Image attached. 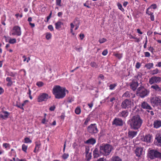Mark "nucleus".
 <instances>
[{"instance_id": "nucleus-3", "label": "nucleus", "mask_w": 161, "mask_h": 161, "mask_svg": "<svg viewBox=\"0 0 161 161\" xmlns=\"http://www.w3.org/2000/svg\"><path fill=\"white\" fill-rule=\"evenodd\" d=\"M113 149L112 147L109 145H103L100 147V150L104 155H108Z\"/></svg>"}, {"instance_id": "nucleus-53", "label": "nucleus", "mask_w": 161, "mask_h": 161, "mask_svg": "<svg viewBox=\"0 0 161 161\" xmlns=\"http://www.w3.org/2000/svg\"><path fill=\"white\" fill-rule=\"evenodd\" d=\"M144 54L146 57H148L150 56V54L148 52H145L144 53Z\"/></svg>"}, {"instance_id": "nucleus-54", "label": "nucleus", "mask_w": 161, "mask_h": 161, "mask_svg": "<svg viewBox=\"0 0 161 161\" xmlns=\"http://www.w3.org/2000/svg\"><path fill=\"white\" fill-rule=\"evenodd\" d=\"M116 86V85L115 84H112L110 85L109 87L110 89L111 90H113Z\"/></svg>"}, {"instance_id": "nucleus-64", "label": "nucleus", "mask_w": 161, "mask_h": 161, "mask_svg": "<svg viewBox=\"0 0 161 161\" xmlns=\"http://www.w3.org/2000/svg\"><path fill=\"white\" fill-rule=\"evenodd\" d=\"M128 4V2H125L123 4V6L125 7H126L127 5Z\"/></svg>"}, {"instance_id": "nucleus-17", "label": "nucleus", "mask_w": 161, "mask_h": 161, "mask_svg": "<svg viewBox=\"0 0 161 161\" xmlns=\"http://www.w3.org/2000/svg\"><path fill=\"white\" fill-rule=\"evenodd\" d=\"M102 152L99 151L97 148H96L93 152V156L95 158H97L101 155Z\"/></svg>"}, {"instance_id": "nucleus-15", "label": "nucleus", "mask_w": 161, "mask_h": 161, "mask_svg": "<svg viewBox=\"0 0 161 161\" xmlns=\"http://www.w3.org/2000/svg\"><path fill=\"white\" fill-rule=\"evenodd\" d=\"M112 124L116 126H122L123 125L124 122L121 119L117 118L114 119Z\"/></svg>"}, {"instance_id": "nucleus-63", "label": "nucleus", "mask_w": 161, "mask_h": 161, "mask_svg": "<svg viewBox=\"0 0 161 161\" xmlns=\"http://www.w3.org/2000/svg\"><path fill=\"white\" fill-rule=\"evenodd\" d=\"M55 108V107L54 106H53L51 107L49 109L51 111H53L54 110V109Z\"/></svg>"}, {"instance_id": "nucleus-21", "label": "nucleus", "mask_w": 161, "mask_h": 161, "mask_svg": "<svg viewBox=\"0 0 161 161\" xmlns=\"http://www.w3.org/2000/svg\"><path fill=\"white\" fill-rule=\"evenodd\" d=\"M128 115V112L126 111H124L119 113V115L120 117H126Z\"/></svg>"}, {"instance_id": "nucleus-45", "label": "nucleus", "mask_w": 161, "mask_h": 161, "mask_svg": "<svg viewBox=\"0 0 161 161\" xmlns=\"http://www.w3.org/2000/svg\"><path fill=\"white\" fill-rule=\"evenodd\" d=\"M90 64L91 66L93 67L96 68L97 66V64L94 62H92Z\"/></svg>"}, {"instance_id": "nucleus-61", "label": "nucleus", "mask_w": 161, "mask_h": 161, "mask_svg": "<svg viewBox=\"0 0 161 161\" xmlns=\"http://www.w3.org/2000/svg\"><path fill=\"white\" fill-rule=\"evenodd\" d=\"M47 122V121L45 117H44V119H43L42 120V123L45 124L46 123V122Z\"/></svg>"}, {"instance_id": "nucleus-60", "label": "nucleus", "mask_w": 161, "mask_h": 161, "mask_svg": "<svg viewBox=\"0 0 161 161\" xmlns=\"http://www.w3.org/2000/svg\"><path fill=\"white\" fill-rule=\"evenodd\" d=\"M52 12H51L49 15L47 17V21L48 22L51 17Z\"/></svg>"}, {"instance_id": "nucleus-10", "label": "nucleus", "mask_w": 161, "mask_h": 161, "mask_svg": "<svg viewBox=\"0 0 161 161\" xmlns=\"http://www.w3.org/2000/svg\"><path fill=\"white\" fill-rule=\"evenodd\" d=\"M161 80V78L159 77L153 76L149 79V82L150 84L152 85L159 82Z\"/></svg>"}, {"instance_id": "nucleus-55", "label": "nucleus", "mask_w": 161, "mask_h": 161, "mask_svg": "<svg viewBox=\"0 0 161 161\" xmlns=\"http://www.w3.org/2000/svg\"><path fill=\"white\" fill-rule=\"evenodd\" d=\"M93 105V103L92 102H91L90 103H89L88 104V106H89V108L91 109L92 108Z\"/></svg>"}, {"instance_id": "nucleus-46", "label": "nucleus", "mask_w": 161, "mask_h": 161, "mask_svg": "<svg viewBox=\"0 0 161 161\" xmlns=\"http://www.w3.org/2000/svg\"><path fill=\"white\" fill-rule=\"evenodd\" d=\"M106 41V39H105V38H102L101 39H100L99 40V41L100 43H103L104 42H105Z\"/></svg>"}, {"instance_id": "nucleus-35", "label": "nucleus", "mask_w": 161, "mask_h": 161, "mask_svg": "<svg viewBox=\"0 0 161 161\" xmlns=\"http://www.w3.org/2000/svg\"><path fill=\"white\" fill-rule=\"evenodd\" d=\"M146 13L149 15L153 14V13L152 12V9H150V8H148L147 9Z\"/></svg>"}, {"instance_id": "nucleus-47", "label": "nucleus", "mask_w": 161, "mask_h": 161, "mask_svg": "<svg viewBox=\"0 0 161 161\" xmlns=\"http://www.w3.org/2000/svg\"><path fill=\"white\" fill-rule=\"evenodd\" d=\"M48 28L51 31H53L54 30L53 27V26L51 25H48Z\"/></svg>"}, {"instance_id": "nucleus-52", "label": "nucleus", "mask_w": 161, "mask_h": 161, "mask_svg": "<svg viewBox=\"0 0 161 161\" xmlns=\"http://www.w3.org/2000/svg\"><path fill=\"white\" fill-rule=\"evenodd\" d=\"M141 64L139 63V62H137L136 64V67L137 68V69H139L140 68V67L141 66Z\"/></svg>"}, {"instance_id": "nucleus-13", "label": "nucleus", "mask_w": 161, "mask_h": 161, "mask_svg": "<svg viewBox=\"0 0 161 161\" xmlns=\"http://www.w3.org/2000/svg\"><path fill=\"white\" fill-rule=\"evenodd\" d=\"M137 79V78L135 77V79L132 81V82L130 84V87L133 91H135L136 90L138 85Z\"/></svg>"}, {"instance_id": "nucleus-6", "label": "nucleus", "mask_w": 161, "mask_h": 161, "mask_svg": "<svg viewBox=\"0 0 161 161\" xmlns=\"http://www.w3.org/2000/svg\"><path fill=\"white\" fill-rule=\"evenodd\" d=\"M134 105L133 102L130 100L126 99L122 102L121 107L124 108H128L133 107Z\"/></svg>"}, {"instance_id": "nucleus-5", "label": "nucleus", "mask_w": 161, "mask_h": 161, "mask_svg": "<svg viewBox=\"0 0 161 161\" xmlns=\"http://www.w3.org/2000/svg\"><path fill=\"white\" fill-rule=\"evenodd\" d=\"M50 97L49 95L46 93H42L40 94L37 98V101L39 102L47 101Z\"/></svg>"}, {"instance_id": "nucleus-43", "label": "nucleus", "mask_w": 161, "mask_h": 161, "mask_svg": "<svg viewBox=\"0 0 161 161\" xmlns=\"http://www.w3.org/2000/svg\"><path fill=\"white\" fill-rule=\"evenodd\" d=\"M155 139L157 140L158 143L161 144V136L157 137V136H156Z\"/></svg>"}, {"instance_id": "nucleus-2", "label": "nucleus", "mask_w": 161, "mask_h": 161, "mask_svg": "<svg viewBox=\"0 0 161 161\" xmlns=\"http://www.w3.org/2000/svg\"><path fill=\"white\" fill-rule=\"evenodd\" d=\"M130 125L131 128L134 130H137L141 126L142 123V120L139 116H134L130 120Z\"/></svg>"}, {"instance_id": "nucleus-50", "label": "nucleus", "mask_w": 161, "mask_h": 161, "mask_svg": "<svg viewBox=\"0 0 161 161\" xmlns=\"http://www.w3.org/2000/svg\"><path fill=\"white\" fill-rule=\"evenodd\" d=\"M108 51L107 50H104L102 53V54L103 56H106L108 53Z\"/></svg>"}, {"instance_id": "nucleus-20", "label": "nucleus", "mask_w": 161, "mask_h": 161, "mask_svg": "<svg viewBox=\"0 0 161 161\" xmlns=\"http://www.w3.org/2000/svg\"><path fill=\"white\" fill-rule=\"evenodd\" d=\"M128 134L129 137L132 138L136 135L137 132V131L130 130L129 131Z\"/></svg>"}, {"instance_id": "nucleus-37", "label": "nucleus", "mask_w": 161, "mask_h": 161, "mask_svg": "<svg viewBox=\"0 0 161 161\" xmlns=\"http://www.w3.org/2000/svg\"><path fill=\"white\" fill-rule=\"evenodd\" d=\"M3 147H4L6 149L7 148H10V144L8 143H3Z\"/></svg>"}, {"instance_id": "nucleus-44", "label": "nucleus", "mask_w": 161, "mask_h": 161, "mask_svg": "<svg viewBox=\"0 0 161 161\" xmlns=\"http://www.w3.org/2000/svg\"><path fill=\"white\" fill-rule=\"evenodd\" d=\"M114 56L120 59L122 57V54L119 53H115L114 54Z\"/></svg>"}, {"instance_id": "nucleus-42", "label": "nucleus", "mask_w": 161, "mask_h": 161, "mask_svg": "<svg viewBox=\"0 0 161 161\" xmlns=\"http://www.w3.org/2000/svg\"><path fill=\"white\" fill-rule=\"evenodd\" d=\"M76 25V24H75V21H74L73 23H71L70 24V28L73 29Z\"/></svg>"}, {"instance_id": "nucleus-57", "label": "nucleus", "mask_w": 161, "mask_h": 161, "mask_svg": "<svg viewBox=\"0 0 161 161\" xmlns=\"http://www.w3.org/2000/svg\"><path fill=\"white\" fill-rule=\"evenodd\" d=\"M150 16L151 19L152 21H154V16L153 15V14L150 15Z\"/></svg>"}, {"instance_id": "nucleus-18", "label": "nucleus", "mask_w": 161, "mask_h": 161, "mask_svg": "<svg viewBox=\"0 0 161 161\" xmlns=\"http://www.w3.org/2000/svg\"><path fill=\"white\" fill-rule=\"evenodd\" d=\"M154 127L157 129L161 126V121L160 120H155L153 123Z\"/></svg>"}, {"instance_id": "nucleus-40", "label": "nucleus", "mask_w": 161, "mask_h": 161, "mask_svg": "<svg viewBox=\"0 0 161 161\" xmlns=\"http://www.w3.org/2000/svg\"><path fill=\"white\" fill-rule=\"evenodd\" d=\"M90 117H88L86 119L85 122H84V124L86 125H87L88 123L90 121Z\"/></svg>"}, {"instance_id": "nucleus-41", "label": "nucleus", "mask_w": 161, "mask_h": 161, "mask_svg": "<svg viewBox=\"0 0 161 161\" xmlns=\"http://www.w3.org/2000/svg\"><path fill=\"white\" fill-rule=\"evenodd\" d=\"M157 7V5L155 4H153L151 5L149 8H150V9H155Z\"/></svg>"}, {"instance_id": "nucleus-26", "label": "nucleus", "mask_w": 161, "mask_h": 161, "mask_svg": "<svg viewBox=\"0 0 161 161\" xmlns=\"http://www.w3.org/2000/svg\"><path fill=\"white\" fill-rule=\"evenodd\" d=\"M151 88L154 89L156 91H161V89L160 87L157 85H153L151 86Z\"/></svg>"}, {"instance_id": "nucleus-1", "label": "nucleus", "mask_w": 161, "mask_h": 161, "mask_svg": "<svg viewBox=\"0 0 161 161\" xmlns=\"http://www.w3.org/2000/svg\"><path fill=\"white\" fill-rule=\"evenodd\" d=\"M68 93V91L65 88L59 85L54 86L53 89V93L55 97L58 99H62Z\"/></svg>"}, {"instance_id": "nucleus-58", "label": "nucleus", "mask_w": 161, "mask_h": 161, "mask_svg": "<svg viewBox=\"0 0 161 161\" xmlns=\"http://www.w3.org/2000/svg\"><path fill=\"white\" fill-rule=\"evenodd\" d=\"M17 106L18 108H20V109H22L23 110H24V108L23 107V106L21 104L17 105Z\"/></svg>"}, {"instance_id": "nucleus-49", "label": "nucleus", "mask_w": 161, "mask_h": 161, "mask_svg": "<svg viewBox=\"0 0 161 161\" xmlns=\"http://www.w3.org/2000/svg\"><path fill=\"white\" fill-rule=\"evenodd\" d=\"M123 97H130L129 93L128 92H125L123 95Z\"/></svg>"}, {"instance_id": "nucleus-32", "label": "nucleus", "mask_w": 161, "mask_h": 161, "mask_svg": "<svg viewBox=\"0 0 161 161\" xmlns=\"http://www.w3.org/2000/svg\"><path fill=\"white\" fill-rule=\"evenodd\" d=\"M27 147L28 146L25 144H23L22 146V150L25 153L27 152Z\"/></svg>"}, {"instance_id": "nucleus-14", "label": "nucleus", "mask_w": 161, "mask_h": 161, "mask_svg": "<svg viewBox=\"0 0 161 161\" xmlns=\"http://www.w3.org/2000/svg\"><path fill=\"white\" fill-rule=\"evenodd\" d=\"M10 113L6 111H2L0 113V118L3 119H6L8 117Z\"/></svg>"}, {"instance_id": "nucleus-62", "label": "nucleus", "mask_w": 161, "mask_h": 161, "mask_svg": "<svg viewBox=\"0 0 161 161\" xmlns=\"http://www.w3.org/2000/svg\"><path fill=\"white\" fill-rule=\"evenodd\" d=\"M28 102V100H26L24 101V103L21 104V105L24 106L25 105L26 103Z\"/></svg>"}, {"instance_id": "nucleus-24", "label": "nucleus", "mask_w": 161, "mask_h": 161, "mask_svg": "<svg viewBox=\"0 0 161 161\" xmlns=\"http://www.w3.org/2000/svg\"><path fill=\"white\" fill-rule=\"evenodd\" d=\"M96 140L94 138H91L87 140L86 143L90 144H94L96 143Z\"/></svg>"}, {"instance_id": "nucleus-23", "label": "nucleus", "mask_w": 161, "mask_h": 161, "mask_svg": "<svg viewBox=\"0 0 161 161\" xmlns=\"http://www.w3.org/2000/svg\"><path fill=\"white\" fill-rule=\"evenodd\" d=\"M6 80L7 82V85L8 86H10L13 84V82L11 80V78L10 77H7L6 78Z\"/></svg>"}, {"instance_id": "nucleus-30", "label": "nucleus", "mask_w": 161, "mask_h": 161, "mask_svg": "<svg viewBox=\"0 0 161 161\" xmlns=\"http://www.w3.org/2000/svg\"><path fill=\"white\" fill-rule=\"evenodd\" d=\"M92 158V153L86 154V159L87 160H89Z\"/></svg>"}, {"instance_id": "nucleus-22", "label": "nucleus", "mask_w": 161, "mask_h": 161, "mask_svg": "<svg viewBox=\"0 0 161 161\" xmlns=\"http://www.w3.org/2000/svg\"><path fill=\"white\" fill-rule=\"evenodd\" d=\"M63 23L60 21H58L55 24V28L57 29H59L61 28Z\"/></svg>"}, {"instance_id": "nucleus-12", "label": "nucleus", "mask_w": 161, "mask_h": 161, "mask_svg": "<svg viewBox=\"0 0 161 161\" xmlns=\"http://www.w3.org/2000/svg\"><path fill=\"white\" fill-rule=\"evenodd\" d=\"M152 137L151 135L147 134L142 137L141 139L143 141L147 143L150 142L152 140Z\"/></svg>"}, {"instance_id": "nucleus-33", "label": "nucleus", "mask_w": 161, "mask_h": 161, "mask_svg": "<svg viewBox=\"0 0 161 161\" xmlns=\"http://www.w3.org/2000/svg\"><path fill=\"white\" fill-rule=\"evenodd\" d=\"M153 64L152 63H150L147 64L146 65V67L148 69H150L153 67Z\"/></svg>"}, {"instance_id": "nucleus-28", "label": "nucleus", "mask_w": 161, "mask_h": 161, "mask_svg": "<svg viewBox=\"0 0 161 161\" xmlns=\"http://www.w3.org/2000/svg\"><path fill=\"white\" fill-rule=\"evenodd\" d=\"M159 72V71L158 69H156L150 71V73L152 75L156 74Z\"/></svg>"}, {"instance_id": "nucleus-27", "label": "nucleus", "mask_w": 161, "mask_h": 161, "mask_svg": "<svg viewBox=\"0 0 161 161\" xmlns=\"http://www.w3.org/2000/svg\"><path fill=\"white\" fill-rule=\"evenodd\" d=\"M112 161H122L121 159L117 156H114L112 158Z\"/></svg>"}, {"instance_id": "nucleus-16", "label": "nucleus", "mask_w": 161, "mask_h": 161, "mask_svg": "<svg viewBox=\"0 0 161 161\" xmlns=\"http://www.w3.org/2000/svg\"><path fill=\"white\" fill-rule=\"evenodd\" d=\"M135 153L136 156L139 157L144 153L143 148L142 147H137L135 150Z\"/></svg>"}, {"instance_id": "nucleus-29", "label": "nucleus", "mask_w": 161, "mask_h": 161, "mask_svg": "<svg viewBox=\"0 0 161 161\" xmlns=\"http://www.w3.org/2000/svg\"><path fill=\"white\" fill-rule=\"evenodd\" d=\"M8 42L11 44H14L16 42V40L15 38H12L10 37Z\"/></svg>"}, {"instance_id": "nucleus-38", "label": "nucleus", "mask_w": 161, "mask_h": 161, "mask_svg": "<svg viewBox=\"0 0 161 161\" xmlns=\"http://www.w3.org/2000/svg\"><path fill=\"white\" fill-rule=\"evenodd\" d=\"M117 6L118 8L120 10L124 12V9L123 8L122 5L120 3H118L117 4Z\"/></svg>"}, {"instance_id": "nucleus-8", "label": "nucleus", "mask_w": 161, "mask_h": 161, "mask_svg": "<svg viewBox=\"0 0 161 161\" xmlns=\"http://www.w3.org/2000/svg\"><path fill=\"white\" fill-rule=\"evenodd\" d=\"M150 102L153 106L161 105V99L158 97H152L150 99Z\"/></svg>"}, {"instance_id": "nucleus-36", "label": "nucleus", "mask_w": 161, "mask_h": 161, "mask_svg": "<svg viewBox=\"0 0 161 161\" xmlns=\"http://www.w3.org/2000/svg\"><path fill=\"white\" fill-rule=\"evenodd\" d=\"M44 85V83L42 81H38L36 83V85L39 87L42 86Z\"/></svg>"}, {"instance_id": "nucleus-39", "label": "nucleus", "mask_w": 161, "mask_h": 161, "mask_svg": "<svg viewBox=\"0 0 161 161\" xmlns=\"http://www.w3.org/2000/svg\"><path fill=\"white\" fill-rule=\"evenodd\" d=\"M69 155L68 153H64L62 156V158L64 159H66L68 158Z\"/></svg>"}, {"instance_id": "nucleus-56", "label": "nucleus", "mask_w": 161, "mask_h": 161, "mask_svg": "<svg viewBox=\"0 0 161 161\" xmlns=\"http://www.w3.org/2000/svg\"><path fill=\"white\" fill-rule=\"evenodd\" d=\"M84 34L82 33L80 34V37L81 40H82L84 38Z\"/></svg>"}, {"instance_id": "nucleus-7", "label": "nucleus", "mask_w": 161, "mask_h": 161, "mask_svg": "<svg viewBox=\"0 0 161 161\" xmlns=\"http://www.w3.org/2000/svg\"><path fill=\"white\" fill-rule=\"evenodd\" d=\"M148 156L151 159L155 158H161V153L157 151L151 150L149 152Z\"/></svg>"}, {"instance_id": "nucleus-34", "label": "nucleus", "mask_w": 161, "mask_h": 161, "mask_svg": "<svg viewBox=\"0 0 161 161\" xmlns=\"http://www.w3.org/2000/svg\"><path fill=\"white\" fill-rule=\"evenodd\" d=\"M25 142L26 143H30L32 142V141L28 137H25Z\"/></svg>"}, {"instance_id": "nucleus-25", "label": "nucleus", "mask_w": 161, "mask_h": 161, "mask_svg": "<svg viewBox=\"0 0 161 161\" xmlns=\"http://www.w3.org/2000/svg\"><path fill=\"white\" fill-rule=\"evenodd\" d=\"M45 37L47 40H49L51 39L52 35L50 32H46L45 34Z\"/></svg>"}, {"instance_id": "nucleus-51", "label": "nucleus", "mask_w": 161, "mask_h": 161, "mask_svg": "<svg viewBox=\"0 0 161 161\" xmlns=\"http://www.w3.org/2000/svg\"><path fill=\"white\" fill-rule=\"evenodd\" d=\"M92 153L91 152H90V149L89 147H86V149L85 153L86 154H87L88 153Z\"/></svg>"}, {"instance_id": "nucleus-31", "label": "nucleus", "mask_w": 161, "mask_h": 161, "mask_svg": "<svg viewBox=\"0 0 161 161\" xmlns=\"http://www.w3.org/2000/svg\"><path fill=\"white\" fill-rule=\"evenodd\" d=\"M81 112V109L80 107H77L75 110V112L77 114H80Z\"/></svg>"}, {"instance_id": "nucleus-59", "label": "nucleus", "mask_w": 161, "mask_h": 161, "mask_svg": "<svg viewBox=\"0 0 161 161\" xmlns=\"http://www.w3.org/2000/svg\"><path fill=\"white\" fill-rule=\"evenodd\" d=\"M35 149L39 151L40 148V145L38 144H36L35 146Z\"/></svg>"}, {"instance_id": "nucleus-4", "label": "nucleus", "mask_w": 161, "mask_h": 161, "mask_svg": "<svg viewBox=\"0 0 161 161\" xmlns=\"http://www.w3.org/2000/svg\"><path fill=\"white\" fill-rule=\"evenodd\" d=\"M11 35L20 36L21 34V28L18 26H15L13 27L10 32Z\"/></svg>"}, {"instance_id": "nucleus-48", "label": "nucleus", "mask_w": 161, "mask_h": 161, "mask_svg": "<svg viewBox=\"0 0 161 161\" xmlns=\"http://www.w3.org/2000/svg\"><path fill=\"white\" fill-rule=\"evenodd\" d=\"M61 0H56V5L59 6H61Z\"/></svg>"}, {"instance_id": "nucleus-11", "label": "nucleus", "mask_w": 161, "mask_h": 161, "mask_svg": "<svg viewBox=\"0 0 161 161\" xmlns=\"http://www.w3.org/2000/svg\"><path fill=\"white\" fill-rule=\"evenodd\" d=\"M88 130L90 133H97L98 130L95 124H91L88 127Z\"/></svg>"}, {"instance_id": "nucleus-19", "label": "nucleus", "mask_w": 161, "mask_h": 161, "mask_svg": "<svg viewBox=\"0 0 161 161\" xmlns=\"http://www.w3.org/2000/svg\"><path fill=\"white\" fill-rule=\"evenodd\" d=\"M142 107L144 108L147 109H151V106L147 103L143 102L142 103Z\"/></svg>"}, {"instance_id": "nucleus-9", "label": "nucleus", "mask_w": 161, "mask_h": 161, "mask_svg": "<svg viewBox=\"0 0 161 161\" xmlns=\"http://www.w3.org/2000/svg\"><path fill=\"white\" fill-rule=\"evenodd\" d=\"M149 93V92L143 87H140L137 89V94H139L140 96L142 97H144Z\"/></svg>"}]
</instances>
